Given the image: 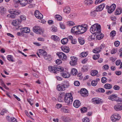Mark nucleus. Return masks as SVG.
Instances as JSON below:
<instances>
[{"mask_svg": "<svg viewBox=\"0 0 122 122\" xmlns=\"http://www.w3.org/2000/svg\"><path fill=\"white\" fill-rule=\"evenodd\" d=\"M84 3L85 5L89 6L90 5L92 4L93 1L92 0H85L84 2Z\"/></svg>", "mask_w": 122, "mask_h": 122, "instance_id": "nucleus-25", "label": "nucleus"}, {"mask_svg": "<svg viewBox=\"0 0 122 122\" xmlns=\"http://www.w3.org/2000/svg\"><path fill=\"white\" fill-rule=\"evenodd\" d=\"M117 52V50L115 49H113L111 51V53L113 54L116 53Z\"/></svg>", "mask_w": 122, "mask_h": 122, "instance_id": "nucleus-61", "label": "nucleus"}, {"mask_svg": "<svg viewBox=\"0 0 122 122\" xmlns=\"http://www.w3.org/2000/svg\"><path fill=\"white\" fill-rule=\"evenodd\" d=\"M80 102L78 100H76L74 101L73 103V106L75 107L78 108L81 105Z\"/></svg>", "mask_w": 122, "mask_h": 122, "instance_id": "nucleus-19", "label": "nucleus"}, {"mask_svg": "<svg viewBox=\"0 0 122 122\" xmlns=\"http://www.w3.org/2000/svg\"><path fill=\"white\" fill-rule=\"evenodd\" d=\"M122 9L120 8L117 9L116 11L115 12V15H118L120 14L122 12Z\"/></svg>", "mask_w": 122, "mask_h": 122, "instance_id": "nucleus-28", "label": "nucleus"}, {"mask_svg": "<svg viewBox=\"0 0 122 122\" xmlns=\"http://www.w3.org/2000/svg\"><path fill=\"white\" fill-rule=\"evenodd\" d=\"M120 44V42L118 41H116L114 43L115 46L116 47L118 46Z\"/></svg>", "mask_w": 122, "mask_h": 122, "instance_id": "nucleus-56", "label": "nucleus"}, {"mask_svg": "<svg viewBox=\"0 0 122 122\" xmlns=\"http://www.w3.org/2000/svg\"><path fill=\"white\" fill-rule=\"evenodd\" d=\"M107 79L105 77H103L102 78L101 81L102 83H105L107 82Z\"/></svg>", "mask_w": 122, "mask_h": 122, "instance_id": "nucleus-48", "label": "nucleus"}, {"mask_svg": "<svg viewBox=\"0 0 122 122\" xmlns=\"http://www.w3.org/2000/svg\"><path fill=\"white\" fill-rule=\"evenodd\" d=\"M81 111L82 113H84L86 112L87 111V108L86 107H84L81 108Z\"/></svg>", "mask_w": 122, "mask_h": 122, "instance_id": "nucleus-49", "label": "nucleus"}, {"mask_svg": "<svg viewBox=\"0 0 122 122\" xmlns=\"http://www.w3.org/2000/svg\"><path fill=\"white\" fill-rule=\"evenodd\" d=\"M68 98H71L73 99V97H72V95L71 93H67L65 94V96L64 97H67Z\"/></svg>", "mask_w": 122, "mask_h": 122, "instance_id": "nucleus-40", "label": "nucleus"}, {"mask_svg": "<svg viewBox=\"0 0 122 122\" xmlns=\"http://www.w3.org/2000/svg\"><path fill=\"white\" fill-rule=\"evenodd\" d=\"M115 110L117 111H120L122 110V105L119 104L115 105L114 107Z\"/></svg>", "mask_w": 122, "mask_h": 122, "instance_id": "nucleus-18", "label": "nucleus"}, {"mask_svg": "<svg viewBox=\"0 0 122 122\" xmlns=\"http://www.w3.org/2000/svg\"><path fill=\"white\" fill-rule=\"evenodd\" d=\"M67 24L70 26H72L75 25L74 22L72 21H68L67 22Z\"/></svg>", "mask_w": 122, "mask_h": 122, "instance_id": "nucleus-50", "label": "nucleus"}, {"mask_svg": "<svg viewBox=\"0 0 122 122\" xmlns=\"http://www.w3.org/2000/svg\"><path fill=\"white\" fill-rule=\"evenodd\" d=\"M98 73V71L96 70H92L91 72V75L92 76H95Z\"/></svg>", "mask_w": 122, "mask_h": 122, "instance_id": "nucleus-33", "label": "nucleus"}, {"mask_svg": "<svg viewBox=\"0 0 122 122\" xmlns=\"http://www.w3.org/2000/svg\"><path fill=\"white\" fill-rule=\"evenodd\" d=\"M107 8L108 7L107 6ZM116 7V5L114 4H112V5L110 7L108 6V13H112L115 10Z\"/></svg>", "mask_w": 122, "mask_h": 122, "instance_id": "nucleus-11", "label": "nucleus"}, {"mask_svg": "<svg viewBox=\"0 0 122 122\" xmlns=\"http://www.w3.org/2000/svg\"><path fill=\"white\" fill-rule=\"evenodd\" d=\"M97 11L96 10H95L93 11H91L90 13V15L93 17H95L96 15V12Z\"/></svg>", "mask_w": 122, "mask_h": 122, "instance_id": "nucleus-32", "label": "nucleus"}, {"mask_svg": "<svg viewBox=\"0 0 122 122\" xmlns=\"http://www.w3.org/2000/svg\"><path fill=\"white\" fill-rule=\"evenodd\" d=\"M121 118V117L118 114H114L111 117V120L113 122H115L119 120Z\"/></svg>", "mask_w": 122, "mask_h": 122, "instance_id": "nucleus-9", "label": "nucleus"}, {"mask_svg": "<svg viewBox=\"0 0 122 122\" xmlns=\"http://www.w3.org/2000/svg\"><path fill=\"white\" fill-rule=\"evenodd\" d=\"M51 31L53 32H56L57 30V28L56 27L52 26L51 28Z\"/></svg>", "mask_w": 122, "mask_h": 122, "instance_id": "nucleus-47", "label": "nucleus"}, {"mask_svg": "<svg viewBox=\"0 0 122 122\" xmlns=\"http://www.w3.org/2000/svg\"><path fill=\"white\" fill-rule=\"evenodd\" d=\"M76 15L74 13H72L71 14L69 15V17L70 18H72L74 17H75Z\"/></svg>", "mask_w": 122, "mask_h": 122, "instance_id": "nucleus-55", "label": "nucleus"}, {"mask_svg": "<svg viewBox=\"0 0 122 122\" xmlns=\"http://www.w3.org/2000/svg\"><path fill=\"white\" fill-rule=\"evenodd\" d=\"M33 31L36 34H40L42 32L41 29L38 26H35L34 27L33 29Z\"/></svg>", "mask_w": 122, "mask_h": 122, "instance_id": "nucleus-6", "label": "nucleus"}, {"mask_svg": "<svg viewBox=\"0 0 122 122\" xmlns=\"http://www.w3.org/2000/svg\"><path fill=\"white\" fill-rule=\"evenodd\" d=\"M13 58L12 56L11 55H9L7 56V59L9 61H13Z\"/></svg>", "mask_w": 122, "mask_h": 122, "instance_id": "nucleus-43", "label": "nucleus"}, {"mask_svg": "<svg viewBox=\"0 0 122 122\" xmlns=\"http://www.w3.org/2000/svg\"><path fill=\"white\" fill-rule=\"evenodd\" d=\"M62 106V105L61 104H57L56 105V107L57 109L60 108Z\"/></svg>", "mask_w": 122, "mask_h": 122, "instance_id": "nucleus-64", "label": "nucleus"}, {"mask_svg": "<svg viewBox=\"0 0 122 122\" xmlns=\"http://www.w3.org/2000/svg\"><path fill=\"white\" fill-rule=\"evenodd\" d=\"M67 97H64L65 101L67 104H71L73 101V99L71 98H68Z\"/></svg>", "mask_w": 122, "mask_h": 122, "instance_id": "nucleus-22", "label": "nucleus"}, {"mask_svg": "<svg viewBox=\"0 0 122 122\" xmlns=\"http://www.w3.org/2000/svg\"><path fill=\"white\" fill-rule=\"evenodd\" d=\"M71 33L75 34L77 35L79 34L78 25L73 27L71 30Z\"/></svg>", "mask_w": 122, "mask_h": 122, "instance_id": "nucleus-13", "label": "nucleus"}, {"mask_svg": "<svg viewBox=\"0 0 122 122\" xmlns=\"http://www.w3.org/2000/svg\"><path fill=\"white\" fill-rule=\"evenodd\" d=\"M10 121L11 122H17V120L13 117H11L10 118Z\"/></svg>", "mask_w": 122, "mask_h": 122, "instance_id": "nucleus-57", "label": "nucleus"}, {"mask_svg": "<svg viewBox=\"0 0 122 122\" xmlns=\"http://www.w3.org/2000/svg\"><path fill=\"white\" fill-rule=\"evenodd\" d=\"M116 34V32L114 30L112 31L110 33V36L112 37H113L115 36Z\"/></svg>", "mask_w": 122, "mask_h": 122, "instance_id": "nucleus-44", "label": "nucleus"}, {"mask_svg": "<svg viewBox=\"0 0 122 122\" xmlns=\"http://www.w3.org/2000/svg\"><path fill=\"white\" fill-rule=\"evenodd\" d=\"M63 11L64 13H69L70 11V9L69 7H65L63 9Z\"/></svg>", "mask_w": 122, "mask_h": 122, "instance_id": "nucleus-27", "label": "nucleus"}, {"mask_svg": "<svg viewBox=\"0 0 122 122\" xmlns=\"http://www.w3.org/2000/svg\"><path fill=\"white\" fill-rule=\"evenodd\" d=\"M101 50L99 47L95 48L93 50V52L94 53H98L100 52Z\"/></svg>", "mask_w": 122, "mask_h": 122, "instance_id": "nucleus-36", "label": "nucleus"}, {"mask_svg": "<svg viewBox=\"0 0 122 122\" xmlns=\"http://www.w3.org/2000/svg\"><path fill=\"white\" fill-rule=\"evenodd\" d=\"M12 24L14 26L18 24L17 21L16 20H13L12 22Z\"/></svg>", "mask_w": 122, "mask_h": 122, "instance_id": "nucleus-62", "label": "nucleus"}, {"mask_svg": "<svg viewBox=\"0 0 122 122\" xmlns=\"http://www.w3.org/2000/svg\"><path fill=\"white\" fill-rule=\"evenodd\" d=\"M6 12V10L2 6L0 7V13L1 15H3L5 14Z\"/></svg>", "mask_w": 122, "mask_h": 122, "instance_id": "nucleus-24", "label": "nucleus"}, {"mask_svg": "<svg viewBox=\"0 0 122 122\" xmlns=\"http://www.w3.org/2000/svg\"><path fill=\"white\" fill-rule=\"evenodd\" d=\"M98 91L100 92L103 93L105 91L104 89L102 88H98Z\"/></svg>", "mask_w": 122, "mask_h": 122, "instance_id": "nucleus-60", "label": "nucleus"}, {"mask_svg": "<svg viewBox=\"0 0 122 122\" xmlns=\"http://www.w3.org/2000/svg\"><path fill=\"white\" fill-rule=\"evenodd\" d=\"M68 40L67 38H64L61 41V43L63 45L66 44L68 42Z\"/></svg>", "mask_w": 122, "mask_h": 122, "instance_id": "nucleus-29", "label": "nucleus"}, {"mask_svg": "<svg viewBox=\"0 0 122 122\" xmlns=\"http://www.w3.org/2000/svg\"><path fill=\"white\" fill-rule=\"evenodd\" d=\"M61 111L62 112L64 113H66L68 112V109L66 107H63L61 108Z\"/></svg>", "mask_w": 122, "mask_h": 122, "instance_id": "nucleus-35", "label": "nucleus"}, {"mask_svg": "<svg viewBox=\"0 0 122 122\" xmlns=\"http://www.w3.org/2000/svg\"><path fill=\"white\" fill-rule=\"evenodd\" d=\"M37 55L40 57L44 56L47 55L46 52L44 50L39 49V52L37 53Z\"/></svg>", "mask_w": 122, "mask_h": 122, "instance_id": "nucleus-10", "label": "nucleus"}, {"mask_svg": "<svg viewBox=\"0 0 122 122\" xmlns=\"http://www.w3.org/2000/svg\"><path fill=\"white\" fill-rule=\"evenodd\" d=\"M55 18L58 20L61 21L62 19L61 17L59 15H57L55 16Z\"/></svg>", "mask_w": 122, "mask_h": 122, "instance_id": "nucleus-39", "label": "nucleus"}, {"mask_svg": "<svg viewBox=\"0 0 122 122\" xmlns=\"http://www.w3.org/2000/svg\"><path fill=\"white\" fill-rule=\"evenodd\" d=\"M65 94L64 93L60 92L59 95V97L58 98V101L60 102H62L64 98Z\"/></svg>", "mask_w": 122, "mask_h": 122, "instance_id": "nucleus-15", "label": "nucleus"}, {"mask_svg": "<svg viewBox=\"0 0 122 122\" xmlns=\"http://www.w3.org/2000/svg\"><path fill=\"white\" fill-rule=\"evenodd\" d=\"M92 101L94 103L98 104L102 103L101 100L98 98H93Z\"/></svg>", "mask_w": 122, "mask_h": 122, "instance_id": "nucleus-16", "label": "nucleus"}, {"mask_svg": "<svg viewBox=\"0 0 122 122\" xmlns=\"http://www.w3.org/2000/svg\"><path fill=\"white\" fill-rule=\"evenodd\" d=\"M35 15L37 18L40 19H42L43 17V15L38 10L35 11Z\"/></svg>", "mask_w": 122, "mask_h": 122, "instance_id": "nucleus-12", "label": "nucleus"}, {"mask_svg": "<svg viewBox=\"0 0 122 122\" xmlns=\"http://www.w3.org/2000/svg\"><path fill=\"white\" fill-rule=\"evenodd\" d=\"M21 30L23 33H29L30 32V28L28 27H24L21 29Z\"/></svg>", "mask_w": 122, "mask_h": 122, "instance_id": "nucleus-21", "label": "nucleus"}, {"mask_svg": "<svg viewBox=\"0 0 122 122\" xmlns=\"http://www.w3.org/2000/svg\"><path fill=\"white\" fill-rule=\"evenodd\" d=\"M80 93L82 95L85 97L88 95V91L85 88H82L80 91Z\"/></svg>", "mask_w": 122, "mask_h": 122, "instance_id": "nucleus-14", "label": "nucleus"}, {"mask_svg": "<svg viewBox=\"0 0 122 122\" xmlns=\"http://www.w3.org/2000/svg\"><path fill=\"white\" fill-rule=\"evenodd\" d=\"M87 55V52H84L81 53L80 54V56L81 57H85Z\"/></svg>", "mask_w": 122, "mask_h": 122, "instance_id": "nucleus-37", "label": "nucleus"}, {"mask_svg": "<svg viewBox=\"0 0 122 122\" xmlns=\"http://www.w3.org/2000/svg\"><path fill=\"white\" fill-rule=\"evenodd\" d=\"M105 4L104 3L101 4L97 7L96 8V10L97 11H100L102 10L105 6Z\"/></svg>", "mask_w": 122, "mask_h": 122, "instance_id": "nucleus-17", "label": "nucleus"}, {"mask_svg": "<svg viewBox=\"0 0 122 122\" xmlns=\"http://www.w3.org/2000/svg\"><path fill=\"white\" fill-rule=\"evenodd\" d=\"M58 57L63 60H66L67 59L66 56L62 52H60L56 54Z\"/></svg>", "mask_w": 122, "mask_h": 122, "instance_id": "nucleus-7", "label": "nucleus"}, {"mask_svg": "<svg viewBox=\"0 0 122 122\" xmlns=\"http://www.w3.org/2000/svg\"><path fill=\"white\" fill-rule=\"evenodd\" d=\"M113 88L115 90H118L119 89L120 87L118 86L115 85L114 86Z\"/></svg>", "mask_w": 122, "mask_h": 122, "instance_id": "nucleus-54", "label": "nucleus"}, {"mask_svg": "<svg viewBox=\"0 0 122 122\" xmlns=\"http://www.w3.org/2000/svg\"><path fill=\"white\" fill-rule=\"evenodd\" d=\"M104 88L107 89H110L112 87V85L109 84H106L104 85Z\"/></svg>", "mask_w": 122, "mask_h": 122, "instance_id": "nucleus-30", "label": "nucleus"}, {"mask_svg": "<svg viewBox=\"0 0 122 122\" xmlns=\"http://www.w3.org/2000/svg\"><path fill=\"white\" fill-rule=\"evenodd\" d=\"M61 75L63 77L65 78H69L70 76V74L66 72H63L61 73Z\"/></svg>", "mask_w": 122, "mask_h": 122, "instance_id": "nucleus-23", "label": "nucleus"}, {"mask_svg": "<svg viewBox=\"0 0 122 122\" xmlns=\"http://www.w3.org/2000/svg\"><path fill=\"white\" fill-rule=\"evenodd\" d=\"M20 19L21 20L24 21L26 19V17L24 15H21L20 16Z\"/></svg>", "mask_w": 122, "mask_h": 122, "instance_id": "nucleus-51", "label": "nucleus"}, {"mask_svg": "<svg viewBox=\"0 0 122 122\" xmlns=\"http://www.w3.org/2000/svg\"><path fill=\"white\" fill-rule=\"evenodd\" d=\"M119 97H117L116 94H114L109 96H108V99L110 100L113 101H114L117 102Z\"/></svg>", "mask_w": 122, "mask_h": 122, "instance_id": "nucleus-8", "label": "nucleus"}, {"mask_svg": "<svg viewBox=\"0 0 122 122\" xmlns=\"http://www.w3.org/2000/svg\"><path fill=\"white\" fill-rule=\"evenodd\" d=\"M83 121V122H90V121L89 119L87 117H85Z\"/></svg>", "mask_w": 122, "mask_h": 122, "instance_id": "nucleus-52", "label": "nucleus"}, {"mask_svg": "<svg viewBox=\"0 0 122 122\" xmlns=\"http://www.w3.org/2000/svg\"><path fill=\"white\" fill-rule=\"evenodd\" d=\"M56 62L57 64H60L61 63L62 61L61 60L57 59L56 60Z\"/></svg>", "mask_w": 122, "mask_h": 122, "instance_id": "nucleus-59", "label": "nucleus"}, {"mask_svg": "<svg viewBox=\"0 0 122 122\" xmlns=\"http://www.w3.org/2000/svg\"><path fill=\"white\" fill-rule=\"evenodd\" d=\"M69 86L68 82L65 81L61 84H58L57 86L56 89L59 91H64L65 90L66 88H67Z\"/></svg>", "mask_w": 122, "mask_h": 122, "instance_id": "nucleus-2", "label": "nucleus"}, {"mask_svg": "<svg viewBox=\"0 0 122 122\" xmlns=\"http://www.w3.org/2000/svg\"><path fill=\"white\" fill-rule=\"evenodd\" d=\"M90 30L92 33L95 34V35H97V37H98L100 36L99 34H100L101 31L100 25L95 24L91 27Z\"/></svg>", "mask_w": 122, "mask_h": 122, "instance_id": "nucleus-1", "label": "nucleus"}, {"mask_svg": "<svg viewBox=\"0 0 122 122\" xmlns=\"http://www.w3.org/2000/svg\"><path fill=\"white\" fill-rule=\"evenodd\" d=\"M21 12L20 11L16 10H15L14 15H18L20 14Z\"/></svg>", "mask_w": 122, "mask_h": 122, "instance_id": "nucleus-53", "label": "nucleus"}, {"mask_svg": "<svg viewBox=\"0 0 122 122\" xmlns=\"http://www.w3.org/2000/svg\"><path fill=\"white\" fill-rule=\"evenodd\" d=\"M51 38L55 41H57L60 40L58 36L55 35L52 36L51 37Z\"/></svg>", "mask_w": 122, "mask_h": 122, "instance_id": "nucleus-26", "label": "nucleus"}, {"mask_svg": "<svg viewBox=\"0 0 122 122\" xmlns=\"http://www.w3.org/2000/svg\"><path fill=\"white\" fill-rule=\"evenodd\" d=\"M74 84L75 86H78L80 85V83L78 81H74Z\"/></svg>", "mask_w": 122, "mask_h": 122, "instance_id": "nucleus-58", "label": "nucleus"}, {"mask_svg": "<svg viewBox=\"0 0 122 122\" xmlns=\"http://www.w3.org/2000/svg\"><path fill=\"white\" fill-rule=\"evenodd\" d=\"M60 26L61 28L62 29H64L65 28V26L64 23L61 22L60 23Z\"/></svg>", "mask_w": 122, "mask_h": 122, "instance_id": "nucleus-46", "label": "nucleus"}, {"mask_svg": "<svg viewBox=\"0 0 122 122\" xmlns=\"http://www.w3.org/2000/svg\"><path fill=\"white\" fill-rule=\"evenodd\" d=\"M71 43L73 44H75L77 42V41L75 39H72L71 41Z\"/></svg>", "mask_w": 122, "mask_h": 122, "instance_id": "nucleus-63", "label": "nucleus"}, {"mask_svg": "<svg viewBox=\"0 0 122 122\" xmlns=\"http://www.w3.org/2000/svg\"><path fill=\"white\" fill-rule=\"evenodd\" d=\"M88 70V67L84 65L82 68V71L84 72Z\"/></svg>", "mask_w": 122, "mask_h": 122, "instance_id": "nucleus-38", "label": "nucleus"}, {"mask_svg": "<svg viewBox=\"0 0 122 122\" xmlns=\"http://www.w3.org/2000/svg\"><path fill=\"white\" fill-rule=\"evenodd\" d=\"M49 71L52 73H56L57 71H62L64 70L63 67L59 66L58 67H54L52 66H50L48 68Z\"/></svg>", "mask_w": 122, "mask_h": 122, "instance_id": "nucleus-3", "label": "nucleus"}, {"mask_svg": "<svg viewBox=\"0 0 122 122\" xmlns=\"http://www.w3.org/2000/svg\"><path fill=\"white\" fill-rule=\"evenodd\" d=\"M100 55L99 54H96L93 56V58L94 60H96L99 58Z\"/></svg>", "mask_w": 122, "mask_h": 122, "instance_id": "nucleus-41", "label": "nucleus"}, {"mask_svg": "<svg viewBox=\"0 0 122 122\" xmlns=\"http://www.w3.org/2000/svg\"><path fill=\"white\" fill-rule=\"evenodd\" d=\"M97 84V81H96L95 80H93L91 82V85L93 86H96Z\"/></svg>", "mask_w": 122, "mask_h": 122, "instance_id": "nucleus-45", "label": "nucleus"}, {"mask_svg": "<svg viewBox=\"0 0 122 122\" xmlns=\"http://www.w3.org/2000/svg\"><path fill=\"white\" fill-rule=\"evenodd\" d=\"M78 29L79 34H81L85 32L87 29V26L86 25H78Z\"/></svg>", "mask_w": 122, "mask_h": 122, "instance_id": "nucleus-4", "label": "nucleus"}, {"mask_svg": "<svg viewBox=\"0 0 122 122\" xmlns=\"http://www.w3.org/2000/svg\"><path fill=\"white\" fill-rule=\"evenodd\" d=\"M77 70L75 68H74L72 69L71 73L72 75H75L77 74Z\"/></svg>", "mask_w": 122, "mask_h": 122, "instance_id": "nucleus-31", "label": "nucleus"}, {"mask_svg": "<svg viewBox=\"0 0 122 122\" xmlns=\"http://www.w3.org/2000/svg\"><path fill=\"white\" fill-rule=\"evenodd\" d=\"M27 2L26 0H23L20 3V4L22 6H25L27 4Z\"/></svg>", "mask_w": 122, "mask_h": 122, "instance_id": "nucleus-34", "label": "nucleus"}, {"mask_svg": "<svg viewBox=\"0 0 122 122\" xmlns=\"http://www.w3.org/2000/svg\"><path fill=\"white\" fill-rule=\"evenodd\" d=\"M71 61L70 62V64L71 66H74L77 64V58L74 56L71 57Z\"/></svg>", "mask_w": 122, "mask_h": 122, "instance_id": "nucleus-5", "label": "nucleus"}, {"mask_svg": "<svg viewBox=\"0 0 122 122\" xmlns=\"http://www.w3.org/2000/svg\"><path fill=\"white\" fill-rule=\"evenodd\" d=\"M78 41L79 43L81 45H83L85 42L84 40L81 38H78Z\"/></svg>", "mask_w": 122, "mask_h": 122, "instance_id": "nucleus-42", "label": "nucleus"}, {"mask_svg": "<svg viewBox=\"0 0 122 122\" xmlns=\"http://www.w3.org/2000/svg\"><path fill=\"white\" fill-rule=\"evenodd\" d=\"M61 48L62 50L65 52L68 53L69 51V48L66 46H62Z\"/></svg>", "mask_w": 122, "mask_h": 122, "instance_id": "nucleus-20", "label": "nucleus"}]
</instances>
